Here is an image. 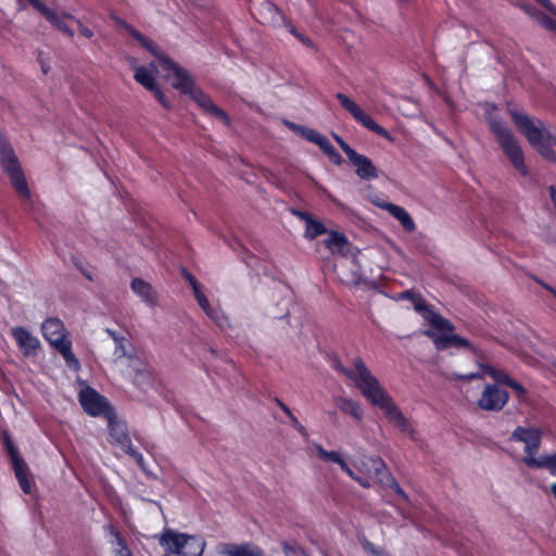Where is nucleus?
Masks as SVG:
<instances>
[{
  "label": "nucleus",
  "instance_id": "obj_55",
  "mask_svg": "<svg viewBox=\"0 0 556 556\" xmlns=\"http://www.w3.org/2000/svg\"><path fill=\"white\" fill-rule=\"evenodd\" d=\"M287 125H288L292 130H294V131H296V132H300L301 135H302V130H303V129H306L305 127L299 126V125H296V124H294V123H289V122H288V123H287Z\"/></svg>",
  "mask_w": 556,
  "mask_h": 556
},
{
  "label": "nucleus",
  "instance_id": "obj_21",
  "mask_svg": "<svg viewBox=\"0 0 556 556\" xmlns=\"http://www.w3.org/2000/svg\"><path fill=\"white\" fill-rule=\"evenodd\" d=\"M348 159L356 167V175L359 178L365 180L378 178V169L367 156L355 151Z\"/></svg>",
  "mask_w": 556,
  "mask_h": 556
},
{
  "label": "nucleus",
  "instance_id": "obj_30",
  "mask_svg": "<svg viewBox=\"0 0 556 556\" xmlns=\"http://www.w3.org/2000/svg\"><path fill=\"white\" fill-rule=\"evenodd\" d=\"M528 467L532 469H547L552 476L556 477V453L540 457H529Z\"/></svg>",
  "mask_w": 556,
  "mask_h": 556
},
{
  "label": "nucleus",
  "instance_id": "obj_1",
  "mask_svg": "<svg viewBox=\"0 0 556 556\" xmlns=\"http://www.w3.org/2000/svg\"><path fill=\"white\" fill-rule=\"evenodd\" d=\"M116 21L142 48L156 59L162 70L168 73L166 79L172 80V86L175 89L179 90L181 93L188 94L204 114L215 117L226 126L230 125L228 114L216 105L208 94L198 88L190 74L172 60L153 39L139 33L131 25L118 18Z\"/></svg>",
  "mask_w": 556,
  "mask_h": 556
},
{
  "label": "nucleus",
  "instance_id": "obj_18",
  "mask_svg": "<svg viewBox=\"0 0 556 556\" xmlns=\"http://www.w3.org/2000/svg\"><path fill=\"white\" fill-rule=\"evenodd\" d=\"M53 27L62 31L64 35L68 37L74 36V31L62 22L61 16L56 14V11L47 7L40 0H27ZM20 9L23 10L24 5L22 4V0H18Z\"/></svg>",
  "mask_w": 556,
  "mask_h": 556
},
{
  "label": "nucleus",
  "instance_id": "obj_49",
  "mask_svg": "<svg viewBox=\"0 0 556 556\" xmlns=\"http://www.w3.org/2000/svg\"><path fill=\"white\" fill-rule=\"evenodd\" d=\"M541 3L553 16L556 17V7L549 0H536Z\"/></svg>",
  "mask_w": 556,
  "mask_h": 556
},
{
  "label": "nucleus",
  "instance_id": "obj_31",
  "mask_svg": "<svg viewBox=\"0 0 556 556\" xmlns=\"http://www.w3.org/2000/svg\"><path fill=\"white\" fill-rule=\"evenodd\" d=\"M205 542L199 535H189L181 552V556H201L204 552Z\"/></svg>",
  "mask_w": 556,
  "mask_h": 556
},
{
  "label": "nucleus",
  "instance_id": "obj_8",
  "mask_svg": "<svg viewBox=\"0 0 556 556\" xmlns=\"http://www.w3.org/2000/svg\"><path fill=\"white\" fill-rule=\"evenodd\" d=\"M0 162L4 170L8 173L14 189L20 193V195L28 199L30 197V191L27 181L12 147L7 142H2L0 144Z\"/></svg>",
  "mask_w": 556,
  "mask_h": 556
},
{
  "label": "nucleus",
  "instance_id": "obj_9",
  "mask_svg": "<svg viewBox=\"0 0 556 556\" xmlns=\"http://www.w3.org/2000/svg\"><path fill=\"white\" fill-rule=\"evenodd\" d=\"M2 444L10 457L20 488L25 494H30L33 478L29 468L20 455L17 447L14 445L10 434L7 431L3 432Z\"/></svg>",
  "mask_w": 556,
  "mask_h": 556
},
{
  "label": "nucleus",
  "instance_id": "obj_10",
  "mask_svg": "<svg viewBox=\"0 0 556 556\" xmlns=\"http://www.w3.org/2000/svg\"><path fill=\"white\" fill-rule=\"evenodd\" d=\"M78 401L85 413L91 417L102 416L106 419L115 412L108 399L89 386L79 391Z\"/></svg>",
  "mask_w": 556,
  "mask_h": 556
},
{
  "label": "nucleus",
  "instance_id": "obj_63",
  "mask_svg": "<svg viewBox=\"0 0 556 556\" xmlns=\"http://www.w3.org/2000/svg\"><path fill=\"white\" fill-rule=\"evenodd\" d=\"M426 333H427L429 337H432V336H433V333H432L431 331H429V330H428Z\"/></svg>",
  "mask_w": 556,
  "mask_h": 556
},
{
  "label": "nucleus",
  "instance_id": "obj_28",
  "mask_svg": "<svg viewBox=\"0 0 556 556\" xmlns=\"http://www.w3.org/2000/svg\"><path fill=\"white\" fill-rule=\"evenodd\" d=\"M378 205L381 208L388 211L395 219H397L405 230L413 231L415 229V223L404 207L389 202H382Z\"/></svg>",
  "mask_w": 556,
  "mask_h": 556
},
{
  "label": "nucleus",
  "instance_id": "obj_48",
  "mask_svg": "<svg viewBox=\"0 0 556 556\" xmlns=\"http://www.w3.org/2000/svg\"><path fill=\"white\" fill-rule=\"evenodd\" d=\"M541 3L553 16L556 17V7L549 0H536Z\"/></svg>",
  "mask_w": 556,
  "mask_h": 556
},
{
  "label": "nucleus",
  "instance_id": "obj_45",
  "mask_svg": "<svg viewBox=\"0 0 556 556\" xmlns=\"http://www.w3.org/2000/svg\"><path fill=\"white\" fill-rule=\"evenodd\" d=\"M290 421L292 424V426L303 435V437H306L307 435V431L305 429V427L298 420V418L293 415L291 418H290Z\"/></svg>",
  "mask_w": 556,
  "mask_h": 556
},
{
  "label": "nucleus",
  "instance_id": "obj_15",
  "mask_svg": "<svg viewBox=\"0 0 556 556\" xmlns=\"http://www.w3.org/2000/svg\"><path fill=\"white\" fill-rule=\"evenodd\" d=\"M371 469L375 472V478L377 481L381 484L387 485L390 488L395 494L401 496L404 501H408V495L406 492L401 488L399 482L392 477L391 472L389 471L388 467L386 466L384 462L381 457L376 456L371 457L369 459Z\"/></svg>",
  "mask_w": 556,
  "mask_h": 556
},
{
  "label": "nucleus",
  "instance_id": "obj_57",
  "mask_svg": "<svg viewBox=\"0 0 556 556\" xmlns=\"http://www.w3.org/2000/svg\"><path fill=\"white\" fill-rule=\"evenodd\" d=\"M109 334L117 343L119 340L124 339V337L118 336L115 331L109 330Z\"/></svg>",
  "mask_w": 556,
  "mask_h": 556
},
{
  "label": "nucleus",
  "instance_id": "obj_43",
  "mask_svg": "<svg viewBox=\"0 0 556 556\" xmlns=\"http://www.w3.org/2000/svg\"><path fill=\"white\" fill-rule=\"evenodd\" d=\"M329 236H330V238H329L328 243H336V244L348 243L346 237L343 233H341V232H339L337 230L336 231H330Z\"/></svg>",
  "mask_w": 556,
  "mask_h": 556
},
{
  "label": "nucleus",
  "instance_id": "obj_23",
  "mask_svg": "<svg viewBox=\"0 0 556 556\" xmlns=\"http://www.w3.org/2000/svg\"><path fill=\"white\" fill-rule=\"evenodd\" d=\"M258 14L263 24L280 27L286 25L283 13L269 1H264L258 8Z\"/></svg>",
  "mask_w": 556,
  "mask_h": 556
},
{
  "label": "nucleus",
  "instance_id": "obj_36",
  "mask_svg": "<svg viewBox=\"0 0 556 556\" xmlns=\"http://www.w3.org/2000/svg\"><path fill=\"white\" fill-rule=\"evenodd\" d=\"M207 317H210L216 326L224 329L229 326L228 317L223 313L219 307H212L211 312L206 313Z\"/></svg>",
  "mask_w": 556,
  "mask_h": 556
},
{
  "label": "nucleus",
  "instance_id": "obj_52",
  "mask_svg": "<svg viewBox=\"0 0 556 556\" xmlns=\"http://www.w3.org/2000/svg\"><path fill=\"white\" fill-rule=\"evenodd\" d=\"M256 257L254 256H245L244 257V262L247 264L248 267L250 268H254L256 266Z\"/></svg>",
  "mask_w": 556,
  "mask_h": 556
},
{
  "label": "nucleus",
  "instance_id": "obj_22",
  "mask_svg": "<svg viewBox=\"0 0 556 556\" xmlns=\"http://www.w3.org/2000/svg\"><path fill=\"white\" fill-rule=\"evenodd\" d=\"M130 288L149 307L159 305L157 293L151 283L141 278H134Z\"/></svg>",
  "mask_w": 556,
  "mask_h": 556
},
{
  "label": "nucleus",
  "instance_id": "obj_54",
  "mask_svg": "<svg viewBox=\"0 0 556 556\" xmlns=\"http://www.w3.org/2000/svg\"><path fill=\"white\" fill-rule=\"evenodd\" d=\"M352 479L357 481L363 488H369L370 486V483L366 479H363V478L356 476L355 473H354V478H352Z\"/></svg>",
  "mask_w": 556,
  "mask_h": 556
},
{
  "label": "nucleus",
  "instance_id": "obj_64",
  "mask_svg": "<svg viewBox=\"0 0 556 556\" xmlns=\"http://www.w3.org/2000/svg\"><path fill=\"white\" fill-rule=\"evenodd\" d=\"M307 556H309V555H307Z\"/></svg>",
  "mask_w": 556,
  "mask_h": 556
},
{
  "label": "nucleus",
  "instance_id": "obj_37",
  "mask_svg": "<svg viewBox=\"0 0 556 556\" xmlns=\"http://www.w3.org/2000/svg\"><path fill=\"white\" fill-rule=\"evenodd\" d=\"M285 556H307L305 549L298 544L285 542L282 544Z\"/></svg>",
  "mask_w": 556,
  "mask_h": 556
},
{
  "label": "nucleus",
  "instance_id": "obj_51",
  "mask_svg": "<svg viewBox=\"0 0 556 556\" xmlns=\"http://www.w3.org/2000/svg\"><path fill=\"white\" fill-rule=\"evenodd\" d=\"M534 280L540 285L542 286L544 289H546L547 291H549L552 294L555 295L556 298V290L551 287L549 285H547L546 282H544L543 280L539 279V278H534Z\"/></svg>",
  "mask_w": 556,
  "mask_h": 556
},
{
  "label": "nucleus",
  "instance_id": "obj_53",
  "mask_svg": "<svg viewBox=\"0 0 556 556\" xmlns=\"http://www.w3.org/2000/svg\"><path fill=\"white\" fill-rule=\"evenodd\" d=\"M481 376H480L479 372H471L469 375L460 376L459 378L463 379V380H466V381H470V380H473V379H478Z\"/></svg>",
  "mask_w": 556,
  "mask_h": 556
},
{
  "label": "nucleus",
  "instance_id": "obj_32",
  "mask_svg": "<svg viewBox=\"0 0 556 556\" xmlns=\"http://www.w3.org/2000/svg\"><path fill=\"white\" fill-rule=\"evenodd\" d=\"M480 368H481V371L484 374V375H488L490 376L494 381L495 383L494 384H497L498 387L501 384L503 386H508V380H511V378L505 374L504 371L502 370H498L496 368H494L493 366L491 365H488V364H481L480 365Z\"/></svg>",
  "mask_w": 556,
  "mask_h": 556
},
{
  "label": "nucleus",
  "instance_id": "obj_61",
  "mask_svg": "<svg viewBox=\"0 0 556 556\" xmlns=\"http://www.w3.org/2000/svg\"><path fill=\"white\" fill-rule=\"evenodd\" d=\"M275 402L276 404L281 407V404H285L281 400H279L278 397L275 399Z\"/></svg>",
  "mask_w": 556,
  "mask_h": 556
},
{
  "label": "nucleus",
  "instance_id": "obj_5",
  "mask_svg": "<svg viewBox=\"0 0 556 556\" xmlns=\"http://www.w3.org/2000/svg\"><path fill=\"white\" fill-rule=\"evenodd\" d=\"M41 332L48 343L62 355L70 369L80 368V363L72 350V341L60 318H47L41 325Z\"/></svg>",
  "mask_w": 556,
  "mask_h": 556
},
{
  "label": "nucleus",
  "instance_id": "obj_35",
  "mask_svg": "<svg viewBox=\"0 0 556 556\" xmlns=\"http://www.w3.org/2000/svg\"><path fill=\"white\" fill-rule=\"evenodd\" d=\"M359 542H361L363 549L369 556H391L390 553L384 547L375 545L372 542H370L366 538H363Z\"/></svg>",
  "mask_w": 556,
  "mask_h": 556
},
{
  "label": "nucleus",
  "instance_id": "obj_24",
  "mask_svg": "<svg viewBox=\"0 0 556 556\" xmlns=\"http://www.w3.org/2000/svg\"><path fill=\"white\" fill-rule=\"evenodd\" d=\"M188 540V534L175 532L173 530H166L161 539L160 544L169 553L181 556V552L186 542Z\"/></svg>",
  "mask_w": 556,
  "mask_h": 556
},
{
  "label": "nucleus",
  "instance_id": "obj_41",
  "mask_svg": "<svg viewBox=\"0 0 556 556\" xmlns=\"http://www.w3.org/2000/svg\"><path fill=\"white\" fill-rule=\"evenodd\" d=\"M181 276L184 277V279L186 281H188V283L190 285L192 291L199 289L200 287H202L199 281L195 279V277L186 268H182L181 269Z\"/></svg>",
  "mask_w": 556,
  "mask_h": 556
},
{
  "label": "nucleus",
  "instance_id": "obj_46",
  "mask_svg": "<svg viewBox=\"0 0 556 556\" xmlns=\"http://www.w3.org/2000/svg\"><path fill=\"white\" fill-rule=\"evenodd\" d=\"M290 33L294 35L300 41H302L305 46L312 47V41L307 37L299 34L294 27L290 26Z\"/></svg>",
  "mask_w": 556,
  "mask_h": 556
},
{
  "label": "nucleus",
  "instance_id": "obj_26",
  "mask_svg": "<svg viewBox=\"0 0 556 556\" xmlns=\"http://www.w3.org/2000/svg\"><path fill=\"white\" fill-rule=\"evenodd\" d=\"M317 457L325 463H333L340 466L350 478H354V471L351 469L341 453L337 451H327L320 444L315 445Z\"/></svg>",
  "mask_w": 556,
  "mask_h": 556
},
{
  "label": "nucleus",
  "instance_id": "obj_33",
  "mask_svg": "<svg viewBox=\"0 0 556 556\" xmlns=\"http://www.w3.org/2000/svg\"><path fill=\"white\" fill-rule=\"evenodd\" d=\"M529 14L533 17V20L544 29L555 31L556 33V17L548 16L543 12L538 10H532Z\"/></svg>",
  "mask_w": 556,
  "mask_h": 556
},
{
  "label": "nucleus",
  "instance_id": "obj_59",
  "mask_svg": "<svg viewBox=\"0 0 556 556\" xmlns=\"http://www.w3.org/2000/svg\"><path fill=\"white\" fill-rule=\"evenodd\" d=\"M81 273H83V275H84L88 280H90V281H92V280H93L92 276H91V274H90L89 271L81 269Z\"/></svg>",
  "mask_w": 556,
  "mask_h": 556
},
{
  "label": "nucleus",
  "instance_id": "obj_17",
  "mask_svg": "<svg viewBox=\"0 0 556 556\" xmlns=\"http://www.w3.org/2000/svg\"><path fill=\"white\" fill-rule=\"evenodd\" d=\"M109 435L112 442L122 447L124 452L129 450L132 445L127 426L124 422L116 420L115 412L112 416L106 418Z\"/></svg>",
  "mask_w": 556,
  "mask_h": 556
},
{
  "label": "nucleus",
  "instance_id": "obj_19",
  "mask_svg": "<svg viewBox=\"0 0 556 556\" xmlns=\"http://www.w3.org/2000/svg\"><path fill=\"white\" fill-rule=\"evenodd\" d=\"M216 552L224 556H264V551L253 543H219Z\"/></svg>",
  "mask_w": 556,
  "mask_h": 556
},
{
  "label": "nucleus",
  "instance_id": "obj_2",
  "mask_svg": "<svg viewBox=\"0 0 556 556\" xmlns=\"http://www.w3.org/2000/svg\"><path fill=\"white\" fill-rule=\"evenodd\" d=\"M354 369L343 366L337 362L334 368L351 379L362 395L375 407L383 412L388 421L394 425L401 432L407 433L413 438L415 431L410 427L408 419L403 415L394 403L389 392L380 384L378 379L367 368L361 357L353 361Z\"/></svg>",
  "mask_w": 556,
  "mask_h": 556
},
{
  "label": "nucleus",
  "instance_id": "obj_13",
  "mask_svg": "<svg viewBox=\"0 0 556 556\" xmlns=\"http://www.w3.org/2000/svg\"><path fill=\"white\" fill-rule=\"evenodd\" d=\"M509 440L525 443V457L522 462L528 466V458L535 457L541 446L542 431L534 427L518 426L511 432Z\"/></svg>",
  "mask_w": 556,
  "mask_h": 556
},
{
  "label": "nucleus",
  "instance_id": "obj_4",
  "mask_svg": "<svg viewBox=\"0 0 556 556\" xmlns=\"http://www.w3.org/2000/svg\"><path fill=\"white\" fill-rule=\"evenodd\" d=\"M496 109L494 105L485 104V111L489 114L488 123L492 134L495 136L498 144L509 160L515 169L523 177L528 175V167L525 163L522 148L507 125L492 115Z\"/></svg>",
  "mask_w": 556,
  "mask_h": 556
},
{
  "label": "nucleus",
  "instance_id": "obj_20",
  "mask_svg": "<svg viewBox=\"0 0 556 556\" xmlns=\"http://www.w3.org/2000/svg\"><path fill=\"white\" fill-rule=\"evenodd\" d=\"M302 136L311 142L317 144L330 159V161L337 165L342 163V157L334 147L330 143L327 137L319 134L314 129H303Z\"/></svg>",
  "mask_w": 556,
  "mask_h": 556
},
{
  "label": "nucleus",
  "instance_id": "obj_42",
  "mask_svg": "<svg viewBox=\"0 0 556 556\" xmlns=\"http://www.w3.org/2000/svg\"><path fill=\"white\" fill-rule=\"evenodd\" d=\"M114 355L117 358L126 357L128 356L127 349H126V339L119 340L117 343H115V351Z\"/></svg>",
  "mask_w": 556,
  "mask_h": 556
},
{
  "label": "nucleus",
  "instance_id": "obj_58",
  "mask_svg": "<svg viewBox=\"0 0 556 556\" xmlns=\"http://www.w3.org/2000/svg\"><path fill=\"white\" fill-rule=\"evenodd\" d=\"M56 14H58L59 16H61V20H62V22H63V23H64V18H73V16H72L71 14H68V13H62V14H60V13H58V12H56Z\"/></svg>",
  "mask_w": 556,
  "mask_h": 556
},
{
  "label": "nucleus",
  "instance_id": "obj_50",
  "mask_svg": "<svg viewBox=\"0 0 556 556\" xmlns=\"http://www.w3.org/2000/svg\"><path fill=\"white\" fill-rule=\"evenodd\" d=\"M78 30L79 34L86 38H92L93 31L89 29L88 27L84 26L81 23H78Z\"/></svg>",
  "mask_w": 556,
  "mask_h": 556
},
{
  "label": "nucleus",
  "instance_id": "obj_60",
  "mask_svg": "<svg viewBox=\"0 0 556 556\" xmlns=\"http://www.w3.org/2000/svg\"><path fill=\"white\" fill-rule=\"evenodd\" d=\"M551 491L556 498V482L551 485Z\"/></svg>",
  "mask_w": 556,
  "mask_h": 556
},
{
  "label": "nucleus",
  "instance_id": "obj_40",
  "mask_svg": "<svg viewBox=\"0 0 556 556\" xmlns=\"http://www.w3.org/2000/svg\"><path fill=\"white\" fill-rule=\"evenodd\" d=\"M507 387H509L515 392V395L517 396V399L519 401H522L526 397V395H527L526 388L521 383L516 381L515 379L511 378V380H508Z\"/></svg>",
  "mask_w": 556,
  "mask_h": 556
},
{
  "label": "nucleus",
  "instance_id": "obj_16",
  "mask_svg": "<svg viewBox=\"0 0 556 556\" xmlns=\"http://www.w3.org/2000/svg\"><path fill=\"white\" fill-rule=\"evenodd\" d=\"M11 336L24 357L36 355L37 351L41 348L39 339L23 326L12 328Z\"/></svg>",
  "mask_w": 556,
  "mask_h": 556
},
{
  "label": "nucleus",
  "instance_id": "obj_56",
  "mask_svg": "<svg viewBox=\"0 0 556 556\" xmlns=\"http://www.w3.org/2000/svg\"><path fill=\"white\" fill-rule=\"evenodd\" d=\"M280 408L289 417V419L294 415L286 404H281Z\"/></svg>",
  "mask_w": 556,
  "mask_h": 556
},
{
  "label": "nucleus",
  "instance_id": "obj_3",
  "mask_svg": "<svg viewBox=\"0 0 556 556\" xmlns=\"http://www.w3.org/2000/svg\"><path fill=\"white\" fill-rule=\"evenodd\" d=\"M509 114L518 131L526 137L529 144L547 161L556 162V153L552 148L556 144V132L552 131L543 121L532 118L521 111L509 110Z\"/></svg>",
  "mask_w": 556,
  "mask_h": 556
},
{
  "label": "nucleus",
  "instance_id": "obj_47",
  "mask_svg": "<svg viewBox=\"0 0 556 556\" xmlns=\"http://www.w3.org/2000/svg\"><path fill=\"white\" fill-rule=\"evenodd\" d=\"M541 3L553 16L556 17V7L549 0H536Z\"/></svg>",
  "mask_w": 556,
  "mask_h": 556
},
{
  "label": "nucleus",
  "instance_id": "obj_44",
  "mask_svg": "<svg viewBox=\"0 0 556 556\" xmlns=\"http://www.w3.org/2000/svg\"><path fill=\"white\" fill-rule=\"evenodd\" d=\"M334 140L338 142V144L341 147L343 152L349 157L351 154L355 152L354 149H352L340 136L333 135Z\"/></svg>",
  "mask_w": 556,
  "mask_h": 556
},
{
  "label": "nucleus",
  "instance_id": "obj_38",
  "mask_svg": "<svg viewBox=\"0 0 556 556\" xmlns=\"http://www.w3.org/2000/svg\"><path fill=\"white\" fill-rule=\"evenodd\" d=\"M127 455H129L136 463L137 465L139 466V468L147 475L149 476L150 472L147 468V465H146V462H144V458H143V455L138 452L134 446H131L129 450H126L125 452Z\"/></svg>",
  "mask_w": 556,
  "mask_h": 556
},
{
  "label": "nucleus",
  "instance_id": "obj_34",
  "mask_svg": "<svg viewBox=\"0 0 556 556\" xmlns=\"http://www.w3.org/2000/svg\"><path fill=\"white\" fill-rule=\"evenodd\" d=\"M111 534L115 538L117 545L119 546L115 551V556H134L125 538L119 533L118 530L111 527Z\"/></svg>",
  "mask_w": 556,
  "mask_h": 556
},
{
  "label": "nucleus",
  "instance_id": "obj_6",
  "mask_svg": "<svg viewBox=\"0 0 556 556\" xmlns=\"http://www.w3.org/2000/svg\"><path fill=\"white\" fill-rule=\"evenodd\" d=\"M332 256L333 268L341 279L350 283H358L362 265L358 261L361 252L355 245H325Z\"/></svg>",
  "mask_w": 556,
  "mask_h": 556
},
{
  "label": "nucleus",
  "instance_id": "obj_29",
  "mask_svg": "<svg viewBox=\"0 0 556 556\" xmlns=\"http://www.w3.org/2000/svg\"><path fill=\"white\" fill-rule=\"evenodd\" d=\"M337 407L344 414L352 416L355 420H362L364 413L359 403L351 397L339 396L334 399Z\"/></svg>",
  "mask_w": 556,
  "mask_h": 556
},
{
  "label": "nucleus",
  "instance_id": "obj_11",
  "mask_svg": "<svg viewBox=\"0 0 556 556\" xmlns=\"http://www.w3.org/2000/svg\"><path fill=\"white\" fill-rule=\"evenodd\" d=\"M134 78L143 88L151 91L157 101L166 109L170 108V103L160 89L156 81L157 67L155 63H150L149 66L138 65L136 60H131Z\"/></svg>",
  "mask_w": 556,
  "mask_h": 556
},
{
  "label": "nucleus",
  "instance_id": "obj_62",
  "mask_svg": "<svg viewBox=\"0 0 556 556\" xmlns=\"http://www.w3.org/2000/svg\"><path fill=\"white\" fill-rule=\"evenodd\" d=\"M400 4H405L407 0H397Z\"/></svg>",
  "mask_w": 556,
  "mask_h": 556
},
{
  "label": "nucleus",
  "instance_id": "obj_7",
  "mask_svg": "<svg viewBox=\"0 0 556 556\" xmlns=\"http://www.w3.org/2000/svg\"><path fill=\"white\" fill-rule=\"evenodd\" d=\"M394 299L396 301L407 300L412 303L414 309L435 330H454V325L427 303L422 294L414 289L405 290L397 293Z\"/></svg>",
  "mask_w": 556,
  "mask_h": 556
},
{
  "label": "nucleus",
  "instance_id": "obj_14",
  "mask_svg": "<svg viewBox=\"0 0 556 556\" xmlns=\"http://www.w3.org/2000/svg\"><path fill=\"white\" fill-rule=\"evenodd\" d=\"M509 400L507 391L497 384L486 383L477 401L480 409L485 412H501Z\"/></svg>",
  "mask_w": 556,
  "mask_h": 556
},
{
  "label": "nucleus",
  "instance_id": "obj_27",
  "mask_svg": "<svg viewBox=\"0 0 556 556\" xmlns=\"http://www.w3.org/2000/svg\"><path fill=\"white\" fill-rule=\"evenodd\" d=\"M453 330L440 331L441 333L434 338V343L439 350L447 349L452 345L457 348H471L470 342L458 334L448 333Z\"/></svg>",
  "mask_w": 556,
  "mask_h": 556
},
{
  "label": "nucleus",
  "instance_id": "obj_39",
  "mask_svg": "<svg viewBox=\"0 0 556 556\" xmlns=\"http://www.w3.org/2000/svg\"><path fill=\"white\" fill-rule=\"evenodd\" d=\"M193 295L199 304V306L203 309V312L206 314L208 311L211 312V304L206 295L204 294L202 287L199 289L192 291Z\"/></svg>",
  "mask_w": 556,
  "mask_h": 556
},
{
  "label": "nucleus",
  "instance_id": "obj_12",
  "mask_svg": "<svg viewBox=\"0 0 556 556\" xmlns=\"http://www.w3.org/2000/svg\"><path fill=\"white\" fill-rule=\"evenodd\" d=\"M336 98L340 102L341 106L349 112L357 123L375 134L388 140H392L388 130L378 125L355 101L341 92H338Z\"/></svg>",
  "mask_w": 556,
  "mask_h": 556
},
{
  "label": "nucleus",
  "instance_id": "obj_25",
  "mask_svg": "<svg viewBox=\"0 0 556 556\" xmlns=\"http://www.w3.org/2000/svg\"><path fill=\"white\" fill-rule=\"evenodd\" d=\"M292 213L305 224V238L307 240H314L317 236L327 232L324 224L314 219L308 213L296 210H293Z\"/></svg>",
  "mask_w": 556,
  "mask_h": 556
}]
</instances>
